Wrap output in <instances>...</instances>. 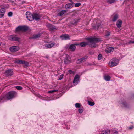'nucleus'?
<instances>
[{"instance_id":"1","label":"nucleus","mask_w":134,"mask_h":134,"mask_svg":"<svg viewBox=\"0 0 134 134\" xmlns=\"http://www.w3.org/2000/svg\"><path fill=\"white\" fill-rule=\"evenodd\" d=\"M87 40L89 42V46L91 47H96V44L101 41L100 38L96 37L87 38Z\"/></svg>"},{"instance_id":"2","label":"nucleus","mask_w":134,"mask_h":134,"mask_svg":"<svg viewBox=\"0 0 134 134\" xmlns=\"http://www.w3.org/2000/svg\"><path fill=\"white\" fill-rule=\"evenodd\" d=\"M17 95V93L13 91H10L7 93L5 96L4 98L7 100H9L15 97Z\"/></svg>"},{"instance_id":"3","label":"nucleus","mask_w":134,"mask_h":134,"mask_svg":"<svg viewBox=\"0 0 134 134\" xmlns=\"http://www.w3.org/2000/svg\"><path fill=\"white\" fill-rule=\"evenodd\" d=\"M26 17L28 20L32 21L33 20V14L30 12H27L26 13Z\"/></svg>"},{"instance_id":"4","label":"nucleus","mask_w":134,"mask_h":134,"mask_svg":"<svg viewBox=\"0 0 134 134\" xmlns=\"http://www.w3.org/2000/svg\"><path fill=\"white\" fill-rule=\"evenodd\" d=\"M28 29V27L26 26H19L16 29V31H25Z\"/></svg>"},{"instance_id":"5","label":"nucleus","mask_w":134,"mask_h":134,"mask_svg":"<svg viewBox=\"0 0 134 134\" xmlns=\"http://www.w3.org/2000/svg\"><path fill=\"white\" fill-rule=\"evenodd\" d=\"M20 38L17 37L16 36L11 35L8 37V39L11 41H19Z\"/></svg>"},{"instance_id":"6","label":"nucleus","mask_w":134,"mask_h":134,"mask_svg":"<svg viewBox=\"0 0 134 134\" xmlns=\"http://www.w3.org/2000/svg\"><path fill=\"white\" fill-rule=\"evenodd\" d=\"M55 44V43L54 42H51L46 44L44 46V47L46 48H50L53 47Z\"/></svg>"},{"instance_id":"7","label":"nucleus","mask_w":134,"mask_h":134,"mask_svg":"<svg viewBox=\"0 0 134 134\" xmlns=\"http://www.w3.org/2000/svg\"><path fill=\"white\" fill-rule=\"evenodd\" d=\"M19 49V47L16 46H12L9 48V50L12 52H14L18 51Z\"/></svg>"},{"instance_id":"8","label":"nucleus","mask_w":134,"mask_h":134,"mask_svg":"<svg viewBox=\"0 0 134 134\" xmlns=\"http://www.w3.org/2000/svg\"><path fill=\"white\" fill-rule=\"evenodd\" d=\"M109 66L111 67L115 66L117 65L118 63L115 60L110 61L109 63Z\"/></svg>"},{"instance_id":"9","label":"nucleus","mask_w":134,"mask_h":134,"mask_svg":"<svg viewBox=\"0 0 134 134\" xmlns=\"http://www.w3.org/2000/svg\"><path fill=\"white\" fill-rule=\"evenodd\" d=\"M88 57L87 56H85L84 57L79 59L78 60L77 62L78 63H82L83 62L85 61L88 58Z\"/></svg>"},{"instance_id":"10","label":"nucleus","mask_w":134,"mask_h":134,"mask_svg":"<svg viewBox=\"0 0 134 134\" xmlns=\"http://www.w3.org/2000/svg\"><path fill=\"white\" fill-rule=\"evenodd\" d=\"M60 38L62 40H66L70 39V36L68 34H64L60 36Z\"/></svg>"},{"instance_id":"11","label":"nucleus","mask_w":134,"mask_h":134,"mask_svg":"<svg viewBox=\"0 0 134 134\" xmlns=\"http://www.w3.org/2000/svg\"><path fill=\"white\" fill-rule=\"evenodd\" d=\"M5 74L7 76H11L13 74V71L11 69H8L5 71Z\"/></svg>"},{"instance_id":"12","label":"nucleus","mask_w":134,"mask_h":134,"mask_svg":"<svg viewBox=\"0 0 134 134\" xmlns=\"http://www.w3.org/2000/svg\"><path fill=\"white\" fill-rule=\"evenodd\" d=\"M33 20L35 19L36 20H38L40 19V16L39 15L37 14L34 13L33 14Z\"/></svg>"},{"instance_id":"13","label":"nucleus","mask_w":134,"mask_h":134,"mask_svg":"<svg viewBox=\"0 0 134 134\" xmlns=\"http://www.w3.org/2000/svg\"><path fill=\"white\" fill-rule=\"evenodd\" d=\"M79 44H71L70 46L69 49H70L71 51H73L75 50L76 48V47L75 45H76L77 46L79 45Z\"/></svg>"},{"instance_id":"14","label":"nucleus","mask_w":134,"mask_h":134,"mask_svg":"<svg viewBox=\"0 0 134 134\" xmlns=\"http://www.w3.org/2000/svg\"><path fill=\"white\" fill-rule=\"evenodd\" d=\"M48 27L50 30H55L56 29L55 26L51 24H49L48 25Z\"/></svg>"},{"instance_id":"15","label":"nucleus","mask_w":134,"mask_h":134,"mask_svg":"<svg viewBox=\"0 0 134 134\" xmlns=\"http://www.w3.org/2000/svg\"><path fill=\"white\" fill-rule=\"evenodd\" d=\"M5 11V9L4 8L0 9V18H2L4 16Z\"/></svg>"},{"instance_id":"16","label":"nucleus","mask_w":134,"mask_h":134,"mask_svg":"<svg viewBox=\"0 0 134 134\" xmlns=\"http://www.w3.org/2000/svg\"><path fill=\"white\" fill-rule=\"evenodd\" d=\"M74 3L72 2L70 3H68L65 5V8L67 9H70L72 8L73 7V5Z\"/></svg>"},{"instance_id":"17","label":"nucleus","mask_w":134,"mask_h":134,"mask_svg":"<svg viewBox=\"0 0 134 134\" xmlns=\"http://www.w3.org/2000/svg\"><path fill=\"white\" fill-rule=\"evenodd\" d=\"M79 76L78 75H75L73 81V83H78Z\"/></svg>"},{"instance_id":"18","label":"nucleus","mask_w":134,"mask_h":134,"mask_svg":"<svg viewBox=\"0 0 134 134\" xmlns=\"http://www.w3.org/2000/svg\"><path fill=\"white\" fill-rule=\"evenodd\" d=\"M122 24V21L120 20H118L116 22V26L117 27L119 28H120Z\"/></svg>"},{"instance_id":"19","label":"nucleus","mask_w":134,"mask_h":134,"mask_svg":"<svg viewBox=\"0 0 134 134\" xmlns=\"http://www.w3.org/2000/svg\"><path fill=\"white\" fill-rule=\"evenodd\" d=\"M114 50V48L112 47H110L106 49L105 51L106 52L110 53L113 52Z\"/></svg>"},{"instance_id":"20","label":"nucleus","mask_w":134,"mask_h":134,"mask_svg":"<svg viewBox=\"0 0 134 134\" xmlns=\"http://www.w3.org/2000/svg\"><path fill=\"white\" fill-rule=\"evenodd\" d=\"M89 42H82L80 43V45L81 47H84L86 45H89Z\"/></svg>"},{"instance_id":"21","label":"nucleus","mask_w":134,"mask_h":134,"mask_svg":"<svg viewBox=\"0 0 134 134\" xmlns=\"http://www.w3.org/2000/svg\"><path fill=\"white\" fill-rule=\"evenodd\" d=\"M110 131L108 130H105L102 131L101 134H109Z\"/></svg>"},{"instance_id":"22","label":"nucleus","mask_w":134,"mask_h":134,"mask_svg":"<svg viewBox=\"0 0 134 134\" xmlns=\"http://www.w3.org/2000/svg\"><path fill=\"white\" fill-rule=\"evenodd\" d=\"M118 18V15L116 14L114 16L112 19V21L113 22L115 21Z\"/></svg>"},{"instance_id":"23","label":"nucleus","mask_w":134,"mask_h":134,"mask_svg":"<svg viewBox=\"0 0 134 134\" xmlns=\"http://www.w3.org/2000/svg\"><path fill=\"white\" fill-rule=\"evenodd\" d=\"M40 36V34H37L34 35L33 36L31 37L32 38L36 39L38 38Z\"/></svg>"},{"instance_id":"24","label":"nucleus","mask_w":134,"mask_h":134,"mask_svg":"<svg viewBox=\"0 0 134 134\" xmlns=\"http://www.w3.org/2000/svg\"><path fill=\"white\" fill-rule=\"evenodd\" d=\"M64 61L66 64L69 63L70 62V60L68 59V56L66 55L65 58L64 59Z\"/></svg>"},{"instance_id":"25","label":"nucleus","mask_w":134,"mask_h":134,"mask_svg":"<svg viewBox=\"0 0 134 134\" xmlns=\"http://www.w3.org/2000/svg\"><path fill=\"white\" fill-rule=\"evenodd\" d=\"M104 79L107 81H109L110 80V77L109 75H105L104 76Z\"/></svg>"},{"instance_id":"26","label":"nucleus","mask_w":134,"mask_h":134,"mask_svg":"<svg viewBox=\"0 0 134 134\" xmlns=\"http://www.w3.org/2000/svg\"><path fill=\"white\" fill-rule=\"evenodd\" d=\"M66 12V10H62L58 14V15L59 16H62Z\"/></svg>"},{"instance_id":"27","label":"nucleus","mask_w":134,"mask_h":134,"mask_svg":"<svg viewBox=\"0 0 134 134\" xmlns=\"http://www.w3.org/2000/svg\"><path fill=\"white\" fill-rule=\"evenodd\" d=\"M78 20L76 19H73L72 20L71 22L72 24H76V23L78 22Z\"/></svg>"},{"instance_id":"28","label":"nucleus","mask_w":134,"mask_h":134,"mask_svg":"<svg viewBox=\"0 0 134 134\" xmlns=\"http://www.w3.org/2000/svg\"><path fill=\"white\" fill-rule=\"evenodd\" d=\"M16 63L20 64H23L25 63V61L21 60H18L16 61Z\"/></svg>"},{"instance_id":"29","label":"nucleus","mask_w":134,"mask_h":134,"mask_svg":"<svg viewBox=\"0 0 134 134\" xmlns=\"http://www.w3.org/2000/svg\"><path fill=\"white\" fill-rule=\"evenodd\" d=\"M88 104L90 106H93L94 104V102H92L89 101H88Z\"/></svg>"},{"instance_id":"30","label":"nucleus","mask_w":134,"mask_h":134,"mask_svg":"<svg viewBox=\"0 0 134 134\" xmlns=\"http://www.w3.org/2000/svg\"><path fill=\"white\" fill-rule=\"evenodd\" d=\"M100 24H97L96 26H93V27H94V28L95 29H97L100 26Z\"/></svg>"},{"instance_id":"31","label":"nucleus","mask_w":134,"mask_h":134,"mask_svg":"<svg viewBox=\"0 0 134 134\" xmlns=\"http://www.w3.org/2000/svg\"><path fill=\"white\" fill-rule=\"evenodd\" d=\"M64 75L63 74H61L58 77V80H61L63 77Z\"/></svg>"},{"instance_id":"32","label":"nucleus","mask_w":134,"mask_h":134,"mask_svg":"<svg viewBox=\"0 0 134 134\" xmlns=\"http://www.w3.org/2000/svg\"><path fill=\"white\" fill-rule=\"evenodd\" d=\"M107 2L109 4H111L114 2V0H107Z\"/></svg>"},{"instance_id":"33","label":"nucleus","mask_w":134,"mask_h":134,"mask_svg":"<svg viewBox=\"0 0 134 134\" xmlns=\"http://www.w3.org/2000/svg\"><path fill=\"white\" fill-rule=\"evenodd\" d=\"M15 88L18 90H21L22 89V87L21 86H16L15 87Z\"/></svg>"},{"instance_id":"34","label":"nucleus","mask_w":134,"mask_h":134,"mask_svg":"<svg viewBox=\"0 0 134 134\" xmlns=\"http://www.w3.org/2000/svg\"><path fill=\"white\" fill-rule=\"evenodd\" d=\"M81 3H77L75 4V6L76 7H78L81 5Z\"/></svg>"},{"instance_id":"35","label":"nucleus","mask_w":134,"mask_h":134,"mask_svg":"<svg viewBox=\"0 0 134 134\" xmlns=\"http://www.w3.org/2000/svg\"><path fill=\"white\" fill-rule=\"evenodd\" d=\"M75 105L76 108H79L80 106V104L78 103H76Z\"/></svg>"},{"instance_id":"36","label":"nucleus","mask_w":134,"mask_h":134,"mask_svg":"<svg viewBox=\"0 0 134 134\" xmlns=\"http://www.w3.org/2000/svg\"><path fill=\"white\" fill-rule=\"evenodd\" d=\"M102 55L101 54H99L98 55V60H100L102 59Z\"/></svg>"},{"instance_id":"37","label":"nucleus","mask_w":134,"mask_h":134,"mask_svg":"<svg viewBox=\"0 0 134 134\" xmlns=\"http://www.w3.org/2000/svg\"><path fill=\"white\" fill-rule=\"evenodd\" d=\"M12 13L11 12H10L8 13V14L9 16L11 17L12 15Z\"/></svg>"},{"instance_id":"38","label":"nucleus","mask_w":134,"mask_h":134,"mask_svg":"<svg viewBox=\"0 0 134 134\" xmlns=\"http://www.w3.org/2000/svg\"><path fill=\"white\" fill-rule=\"evenodd\" d=\"M122 104L125 107H127V104L125 102H123L122 103Z\"/></svg>"},{"instance_id":"39","label":"nucleus","mask_w":134,"mask_h":134,"mask_svg":"<svg viewBox=\"0 0 134 134\" xmlns=\"http://www.w3.org/2000/svg\"><path fill=\"white\" fill-rule=\"evenodd\" d=\"M57 91H58L57 90H53L49 91L48 92V93H52L54 92H55Z\"/></svg>"},{"instance_id":"40","label":"nucleus","mask_w":134,"mask_h":134,"mask_svg":"<svg viewBox=\"0 0 134 134\" xmlns=\"http://www.w3.org/2000/svg\"><path fill=\"white\" fill-rule=\"evenodd\" d=\"M24 64L26 66H28L29 65V63L26 61H25V63H24Z\"/></svg>"},{"instance_id":"41","label":"nucleus","mask_w":134,"mask_h":134,"mask_svg":"<svg viewBox=\"0 0 134 134\" xmlns=\"http://www.w3.org/2000/svg\"><path fill=\"white\" fill-rule=\"evenodd\" d=\"M134 43V41H133V40L130 41L128 42V43L129 44H130L131 43Z\"/></svg>"},{"instance_id":"42","label":"nucleus","mask_w":134,"mask_h":134,"mask_svg":"<svg viewBox=\"0 0 134 134\" xmlns=\"http://www.w3.org/2000/svg\"><path fill=\"white\" fill-rule=\"evenodd\" d=\"M78 111L79 113H81L83 112V110L82 109H79Z\"/></svg>"},{"instance_id":"43","label":"nucleus","mask_w":134,"mask_h":134,"mask_svg":"<svg viewBox=\"0 0 134 134\" xmlns=\"http://www.w3.org/2000/svg\"><path fill=\"white\" fill-rule=\"evenodd\" d=\"M134 127L133 126H131L129 127H128V129H131L133 128Z\"/></svg>"},{"instance_id":"44","label":"nucleus","mask_w":134,"mask_h":134,"mask_svg":"<svg viewBox=\"0 0 134 134\" xmlns=\"http://www.w3.org/2000/svg\"><path fill=\"white\" fill-rule=\"evenodd\" d=\"M68 71L70 74H72L73 72L71 70H69Z\"/></svg>"},{"instance_id":"45","label":"nucleus","mask_w":134,"mask_h":134,"mask_svg":"<svg viewBox=\"0 0 134 134\" xmlns=\"http://www.w3.org/2000/svg\"><path fill=\"white\" fill-rule=\"evenodd\" d=\"M4 99V97H0V102H1L2 100H3Z\"/></svg>"},{"instance_id":"46","label":"nucleus","mask_w":134,"mask_h":134,"mask_svg":"<svg viewBox=\"0 0 134 134\" xmlns=\"http://www.w3.org/2000/svg\"><path fill=\"white\" fill-rule=\"evenodd\" d=\"M110 35V33L109 32H108L107 33L106 35H105V36H106V37H107V36H109V35Z\"/></svg>"},{"instance_id":"47","label":"nucleus","mask_w":134,"mask_h":134,"mask_svg":"<svg viewBox=\"0 0 134 134\" xmlns=\"http://www.w3.org/2000/svg\"><path fill=\"white\" fill-rule=\"evenodd\" d=\"M8 1L10 2H11L12 3H14V0H8Z\"/></svg>"},{"instance_id":"48","label":"nucleus","mask_w":134,"mask_h":134,"mask_svg":"<svg viewBox=\"0 0 134 134\" xmlns=\"http://www.w3.org/2000/svg\"><path fill=\"white\" fill-rule=\"evenodd\" d=\"M113 134H117V132L116 131H115L113 133Z\"/></svg>"},{"instance_id":"49","label":"nucleus","mask_w":134,"mask_h":134,"mask_svg":"<svg viewBox=\"0 0 134 134\" xmlns=\"http://www.w3.org/2000/svg\"><path fill=\"white\" fill-rule=\"evenodd\" d=\"M71 2H72V1L71 0H69Z\"/></svg>"},{"instance_id":"50","label":"nucleus","mask_w":134,"mask_h":134,"mask_svg":"<svg viewBox=\"0 0 134 134\" xmlns=\"http://www.w3.org/2000/svg\"><path fill=\"white\" fill-rule=\"evenodd\" d=\"M46 58H48V57H46Z\"/></svg>"},{"instance_id":"51","label":"nucleus","mask_w":134,"mask_h":134,"mask_svg":"<svg viewBox=\"0 0 134 134\" xmlns=\"http://www.w3.org/2000/svg\"><path fill=\"white\" fill-rule=\"evenodd\" d=\"M0 46H1V44L0 43Z\"/></svg>"}]
</instances>
